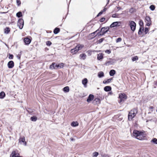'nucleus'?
I'll use <instances>...</instances> for the list:
<instances>
[{
    "label": "nucleus",
    "mask_w": 157,
    "mask_h": 157,
    "mask_svg": "<svg viewBox=\"0 0 157 157\" xmlns=\"http://www.w3.org/2000/svg\"><path fill=\"white\" fill-rule=\"evenodd\" d=\"M24 25L23 20L22 18H19L17 22V25L20 29L23 28Z\"/></svg>",
    "instance_id": "39448f33"
},
{
    "label": "nucleus",
    "mask_w": 157,
    "mask_h": 157,
    "mask_svg": "<svg viewBox=\"0 0 157 157\" xmlns=\"http://www.w3.org/2000/svg\"><path fill=\"white\" fill-rule=\"evenodd\" d=\"M102 11H100L97 15V17H98L102 14Z\"/></svg>",
    "instance_id": "5fc2aeb1"
},
{
    "label": "nucleus",
    "mask_w": 157,
    "mask_h": 157,
    "mask_svg": "<svg viewBox=\"0 0 157 157\" xmlns=\"http://www.w3.org/2000/svg\"><path fill=\"white\" fill-rule=\"evenodd\" d=\"M6 94L3 91H2L0 93V98L3 99L5 96Z\"/></svg>",
    "instance_id": "bb28decb"
},
{
    "label": "nucleus",
    "mask_w": 157,
    "mask_h": 157,
    "mask_svg": "<svg viewBox=\"0 0 157 157\" xmlns=\"http://www.w3.org/2000/svg\"><path fill=\"white\" fill-rule=\"evenodd\" d=\"M100 102V100L98 98H96L93 101V103L94 104H99Z\"/></svg>",
    "instance_id": "412c9836"
},
{
    "label": "nucleus",
    "mask_w": 157,
    "mask_h": 157,
    "mask_svg": "<svg viewBox=\"0 0 157 157\" xmlns=\"http://www.w3.org/2000/svg\"><path fill=\"white\" fill-rule=\"evenodd\" d=\"M109 27H103L101 28V31H98L97 34H98V36H102L104 35L109 30Z\"/></svg>",
    "instance_id": "7ed1b4c3"
},
{
    "label": "nucleus",
    "mask_w": 157,
    "mask_h": 157,
    "mask_svg": "<svg viewBox=\"0 0 157 157\" xmlns=\"http://www.w3.org/2000/svg\"><path fill=\"white\" fill-rule=\"evenodd\" d=\"M128 25L130 27L131 30L133 32L136 30V24L133 21H129Z\"/></svg>",
    "instance_id": "20e7f679"
},
{
    "label": "nucleus",
    "mask_w": 157,
    "mask_h": 157,
    "mask_svg": "<svg viewBox=\"0 0 157 157\" xmlns=\"http://www.w3.org/2000/svg\"><path fill=\"white\" fill-rule=\"evenodd\" d=\"M133 135L135 138L140 140H144L146 138V134L140 131L134 130Z\"/></svg>",
    "instance_id": "f257e3e1"
},
{
    "label": "nucleus",
    "mask_w": 157,
    "mask_h": 157,
    "mask_svg": "<svg viewBox=\"0 0 157 157\" xmlns=\"http://www.w3.org/2000/svg\"><path fill=\"white\" fill-rule=\"evenodd\" d=\"M52 44V43L50 41H47L46 42V44L48 46H50Z\"/></svg>",
    "instance_id": "37998d69"
},
{
    "label": "nucleus",
    "mask_w": 157,
    "mask_h": 157,
    "mask_svg": "<svg viewBox=\"0 0 157 157\" xmlns=\"http://www.w3.org/2000/svg\"><path fill=\"white\" fill-rule=\"evenodd\" d=\"M63 91L65 92H68L69 91V88L68 86H66L63 88Z\"/></svg>",
    "instance_id": "473e14b6"
},
{
    "label": "nucleus",
    "mask_w": 157,
    "mask_h": 157,
    "mask_svg": "<svg viewBox=\"0 0 157 157\" xmlns=\"http://www.w3.org/2000/svg\"><path fill=\"white\" fill-rule=\"evenodd\" d=\"M148 32V28L147 27L145 28L144 29V33L145 34H146Z\"/></svg>",
    "instance_id": "de8ad7c7"
},
{
    "label": "nucleus",
    "mask_w": 157,
    "mask_h": 157,
    "mask_svg": "<svg viewBox=\"0 0 157 157\" xmlns=\"http://www.w3.org/2000/svg\"><path fill=\"white\" fill-rule=\"evenodd\" d=\"M27 112L30 115H34L35 113H33L34 110L33 109H31L30 108H28L26 109Z\"/></svg>",
    "instance_id": "f3484780"
},
{
    "label": "nucleus",
    "mask_w": 157,
    "mask_h": 157,
    "mask_svg": "<svg viewBox=\"0 0 157 157\" xmlns=\"http://www.w3.org/2000/svg\"><path fill=\"white\" fill-rule=\"evenodd\" d=\"M16 2H17V5L18 6H20L21 4V2L20 1V0H17Z\"/></svg>",
    "instance_id": "a18cd8bd"
},
{
    "label": "nucleus",
    "mask_w": 157,
    "mask_h": 157,
    "mask_svg": "<svg viewBox=\"0 0 157 157\" xmlns=\"http://www.w3.org/2000/svg\"><path fill=\"white\" fill-rule=\"evenodd\" d=\"M99 153L98 152H94L93 153V157H97Z\"/></svg>",
    "instance_id": "79ce46f5"
},
{
    "label": "nucleus",
    "mask_w": 157,
    "mask_h": 157,
    "mask_svg": "<svg viewBox=\"0 0 157 157\" xmlns=\"http://www.w3.org/2000/svg\"><path fill=\"white\" fill-rule=\"evenodd\" d=\"M103 57V55L102 53H100L97 55V59L100 60L102 59Z\"/></svg>",
    "instance_id": "a211bd4d"
},
{
    "label": "nucleus",
    "mask_w": 157,
    "mask_h": 157,
    "mask_svg": "<svg viewBox=\"0 0 157 157\" xmlns=\"http://www.w3.org/2000/svg\"><path fill=\"white\" fill-rule=\"evenodd\" d=\"M16 16L18 18H20L22 16L21 12L19 11L16 13Z\"/></svg>",
    "instance_id": "f704fd0d"
},
{
    "label": "nucleus",
    "mask_w": 157,
    "mask_h": 157,
    "mask_svg": "<svg viewBox=\"0 0 157 157\" xmlns=\"http://www.w3.org/2000/svg\"><path fill=\"white\" fill-rule=\"evenodd\" d=\"M106 8H105L102 10L101 11H102V13H103L106 10Z\"/></svg>",
    "instance_id": "6e6d98bb"
},
{
    "label": "nucleus",
    "mask_w": 157,
    "mask_h": 157,
    "mask_svg": "<svg viewBox=\"0 0 157 157\" xmlns=\"http://www.w3.org/2000/svg\"><path fill=\"white\" fill-rule=\"evenodd\" d=\"M105 20V18L103 17H102L100 20V21L101 22H102L103 21H104Z\"/></svg>",
    "instance_id": "864d4df0"
},
{
    "label": "nucleus",
    "mask_w": 157,
    "mask_h": 157,
    "mask_svg": "<svg viewBox=\"0 0 157 157\" xmlns=\"http://www.w3.org/2000/svg\"><path fill=\"white\" fill-rule=\"evenodd\" d=\"M150 9L152 11H153L155 9V6L154 5H151L149 7Z\"/></svg>",
    "instance_id": "e433bc0d"
},
{
    "label": "nucleus",
    "mask_w": 157,
    "mask_h": 157,
    "mask_svg": "<svg viewBox=\"0 0 157 157\" xmlns=\"http://www.w3.org/2000/svg\"><path fill=\"white\" fill-rule=\"evenodd\" d=\"M122 40V39L121 37L117 38L116 40V43L120 42Z\"/></svg>",
    "instance_id": "c03bdc74"
},
{
    "label": "nucleus",
    "mask_w": 157,
    "mask_h": 157,
    "mask_svg": "<svg viewBox=\"0 0 157 157\" xmlns=\"http://www.w3.org/2000/svg\"><path fill=\"white\" fill-rule=\"evenodd\" d=\"M24 41L25 45H28L31 42V40L28 38H25L24 39Z\"/></svg>",
    "instance_id": "2eb2a0df"
},
{
    "label": "nucleus",
    "mask_w": 157,
    "mask_h": 157,
    "mask_svg": "<svg viewBox=\"0 0 157 157\" xmlns=\"http://www.w3.org/2000/svg\"><path fill=\"white\" fill-rule=\"evenodd\" d=\"M132 60L133 61H134L136 60H137L138 59V57L137 56H136L134 57H132Z\"/></svg>",
    "instance_id": "4c0bfd02"
},
{
    "label": "nucleus",
    "mask_w": 157,
    "mask_h": 157,
    "mask_svg": "<svg viewBox=\"0 0 157 157\" xmlns=\"http://www.w3.org/2000/svg\"><path fill=\"white\" fill-rule=\"evenodd\" d=\"M111 87L109 86H106L104 88V90L106 92L109 91L111 90Z\"/></svg>",
    "instance_id": "aec40b11"
},
{
    "label": "nucleus",
    "mask_w": 157,
    "mask_h": 157,
    "mask_svg": "<svg viewBox=\"0 0 157 157\" xmlns=\"http://www.w3.org/2000/svg\"><path fill=\"white\" fill-rule=\"evenodd\" d=\"M64 64L63 63H61L60 64H59V68H63L64 66Z\"/></svg>",
    "instance_id": "09e8293b"
},
{
    "label": "nucleus",
    "mask_w": 157,
    "mask_h": 157,
    "mask_svg": "<svg viewBox=\"0 0 157 157\" xmlns=\"http://www.w3.org/2000/svg\"><path fill=\"white\" fill-rule=\"evenodd\" d=\"M10 28L9 27H6L4 29V33L6 34H8L10 32Z\"/></svg>",
    "instance_id": "72a5a7b5"
},
{
    "label": "nucleus",
    "mask_w": 157,
    "mask_h": 157,
    "mask_svg": "<svg viewBox=\"0 0 157 157\" xmlns=\"http://www.w3.org/2000/svg\"><path fill=\"white\" fill-rule=\"evenodd\" d=\"M144 30V28L143 27H140L138 31V34H141L143 32Z\"/></svg>",
    "instance_id": "a878e982"
},
{
    "label": "nucleus",
    "mask_w": 157,
    "mask_h": 157,
    "mask_svg": "<svg viewBox=\"0 0 157 157\" xmlns=\"http://www.w3.org/2000/svg\"><path fill=\"white\" fill-rule=\"evenodd\" d=\"M151 142L155 144H157V139L155 138H154L151 140Z\"/></svg>",
    "instance_id": "58836bf2"
},
{
    "label": "nucleus",
    "mask_w": 157,
    "mask_h": 157,
    "mask_svg": "<svg viewBox=\"0 0 157 157\" xmlns=\"http://www.w3.org/2000/svg\"><path fill=\"white\" fill-rule=\"evenodd\" d=\"M104 156L105 157H109V156L107 155H104Z\"/></svg>",
    "instance_id": "4d7b16f0"
},
{
    "label": "nucleus",
    "mask_w": 157,
    "mask_h": 157,
    "mask_svg": "<svg viewBox=\"0 0 157 157\" xmlns=\"http://www.w3.org/2000/svg\"><path fill=\"white\" fill-rule=\"evenodd\" d=\"M137 113V108H135L131 110L129 112L128 119L129 121H131L135 117Z\"/></svg>",
    "instance_id": "f03ea898"
},
{
    "label": "nucleus",
    "mask_w": 157,
    "mask_h": 157,
    "mask_svg": "<svg viewBox=\"0 0 157 157\" xmlns=\"http://www.w3.org/2000/svg\"><path fill=\"white\" fill-rule=\"evenodd\" d=\"M120 14L118 13H115L112 15V17L114 18H118L120 17Z\"/></svg>",
    "instance_id": "c9c22d12"
},
{
    "label": "nucleus",
    "mask_w": 157,
    "mask_h": 157,
    "mask_svg": "<svg viewBox=\"0 0 157 157\" xmlns=\"http://www.w3.org/2000/svg\"><path fill=\"white\" fill-rule=\"evenodd\" d=\"M60 31V29L58 28H56L53 31L54 33L55 34H57Z\"/></svg>",
    "instance_id": "5701e85b"
},
{
    "label": "nucleus",
    "mask_w": 157,
    "mask_h": 157,
    "mask_svg": "<svg viewBox=\"0 0 157 157\" xmlns=\"http://www.w3.org/2000/svg\"><path fill=\"white\" fill-rule=\"evenodd\" d=\"M13 56L12 54H10L9 58L10 59H13Z\"/></svg>",
    "instance_id": "603ef678"
},
{
    "label": "nucleus",
    "mask_w": 157,
    "mask_h": 157,
    "mask_svg": "<svg viewBox=\"0 0 157 157\" xmlns=\"http://www.w3.org/2000/svg\"><path fill=\"white\" fill-rule=\"evenodd\" d=\"M146 22V26H150L151 24V19L150 17L149 16H146L145 17Z\"/></svg>",
    "instance_id": "0eeeda50"
},
{
    "label": "nucleus",
    "mask_w": 157,
    "mask_h": 157,
    "mask_svg": "<svg viewBox=\"0 0 157 157\" xmlns=\"http://www.w3.org/2000/svg\"><path fill=\"white\" fill-rule=\"evenodd\" d=\"M84 46L82 44H78L75 47L77 49V51H78L79 50H81L83 48Z\"/></svg>",
    "instance_id": "6ab92c4d"
},
{
    "label": "nucleus",
    "mask_w": 157,
    "mask_h": 157,
    "mask_svg": "<svg viewBox=\"0 0 157 157\" xmlns=\"http://www.w3.org/2000/svg\"><path fill=\"white\" fill-rule=\"evenodd\" d=\"M59 65L56 64L54 63H53L50 66V68L51 69H56L58 68H59Z\"/></svg>",
    "instance_id": "6e6552de"
},
{
    "label": "nucleus",
    "mask_w": 157,
    "mask_h": 157,
    "mask_svg": "<svg viewBox=\"0 0 157 157\" xmlns=\"http://www.w3.org/2000/svg\"><path fill=\"white\" fill-rule=\"evenodd\" d=\"M119 23H121L120 21H116L113 22L110 26V27L111 28L114 27L119 26L118 25Z\"/></svg>",
    "instance_id": "9d476101"
},
{
    "label": "nucleus",
    "mask_w": 157,
    "mask_h": 157,
    "mask_svg": "<svg viewBox=\"0 0 157 157\" xmlns=\"http://www.w3.org/2000/svg\"><path fill=\"white\" fill-rule=\"evenodd\" d=\"M86 54H82L80 55V59H82L83 60H84L86 57Z\"/></svg>",
    "instance_id": "c85d7f7f"
},
{
    "label": "nucleus",
    "mask_w": 157,
    "mask_h": 157,
    "mask_svg": "<svg viewBox=\"0 0 157 157\" xmlns=\"http://www.w3.org/2000/svg\"><path fill=\"white\" fill-rule=\"evenodd\" d=\"M94 95L92 94H90L88 98L87 99V101L88 102H90V101H92L94 99Z\"/></svg>",
    "instance_id": "4468645a"
},
{
    "label": "nucleus",
    "mask_w": 157,
    "mask_h": 157,
    "mask_svg": "<svg viewBox=\"0 0 157 157\" xmlns=\"http://www.w3.org/2000/svg\"><path fill=\"white\" fill-rule=\"evenodd\" d=\"M104 38H102L100 39L98 41V43H100L102 42V41H103V40H104Z\"/></svg>",
    "instance_id": "8fccbe9b"
},
{
    "label": "nucleus",
    "mask_w": 157,
    "mask_h": 157,
    "mask_svg": "<svg viewBox=\"0 0 157 157\" xmlns=\"http://www.w3.org/2000/svg\"><path fill=\"white\" fill-rule=\"evenodd\" d=\"M87 82L88 80L86 78H85L82 80V83L84 87L86 88L87 87Z\"/></svg>",
    "instance_id": "dca6fc26"
},
{
    "label": "nucleus",
    "mask_w": 157,
    "mask_h": 157,
    "mask_svg": "<svg viewBox=\"0 0 157 157\" xmlns=\"http://www.w3.org/2000/svg\"><path fill=\"white\" fill-rule=\"evenodd\" d=\"M71 125L73 127H76L78 125V123L77 122L73 121L71 123Z\"/></svg>",
    "instance_id": "393cba45"
},
{
    "label": "nucleus",
    "mask_w": 157,
    "mask_h": 157,
    "mask_svg": "<svg viewBox=\"0 0 157 157\" xmlns=\"http://www.w3.org/2000/svg\"><path fill=\"white\" fill-rule=\"evenodd\" d=\"M21 52H20V54H18L17 56V59H20V58H21Z\"/></svg>",
    "instance_id": "49530a36"
},
{
    "label": "nucleus",
    "mask_w": 157,
    "mask_h": 157,
    "mask_svg": "<svg viewBox=\"0 0 157 157\" xmlns=\"http://www.w3.org/2000/svg\"><path fill=\"white\" fill-rule=\"evenodd\" d=\"M117 8L119 9V10H120L121 9V8L120 7H117Z\"/></svg>",
    "instance_id": "13d9d810"
},
{
    "label": "nucleus",
    "mask_w": 157,
    "mask_h": 157,
    "mask_svg": "<svg viewBox=\"0 0 157 157\" xmlns=\"http://www.w3.org/2000/svg\"><path fill=\"white\" fill-rule=\"evenodd\" d=\"M116 62L115 59H109V61H106L105 63L106 66L113 65Z\"/></svg>",
    "instance_id": "423d86ee"
},
{
    "label": "nucleus",
    "mask_w": 157,
    "mask_h": 157,
    "mask_svg": "<svg viewBox=\"0 0 157 157\" xmlns=\"http://www.w3.org/2000/svg\"><path fill=\"white\" fill-rule=\"evenodd\" d=\"M112 79H113V78H110L107 79V80H104L103 81V83L104 84H106V83H109L111 82V80Z\"/></svg>",
    "instance_id": "7c9ffc66"
},
{
    "label": "nucleus",
    "mask_w": 157,
    "mask_h": 157,
    "mask_svg": "<svg viewBox=\"0 0 157 157\" xmlns=\"http://www.w3.org/2000/svg\"><path fill=\"white\" fill-rule=\"evenodd\" d=\"M19 154L16 152L15 151H13L12 152L10 155V157H18Z\"/></svg>",
    "instance_id": "ddd939ff"
},
{
    "label": "nucleus",
    "mask_w": 157,
    "mask_h": 157,
    "mask_svg": "<svg viewBox=\"0 0 157 157\" xmlns=\"http://www.w3.org/2000/svg\"><path fill=\"white\" fill-rule=\"evenodd\" d=\"M71 139V140H73V138Z\"/></svg>",
    "instance_id": "052dcab7"
},
{
    "label": "nucleus",
    "mask_w": 157,
    "mask_h": 157,
    "mask_svg": "<svg viewBox=\"0 0 157 157\" xmlns=\"http://www.w3.org/2000/svg\"><path fill=\"white\" fill-rule=\"evenodd\" d=\"M78 51H77V49L75 47V48L71 49V52L73 54H75Z\"/></svg>",
    "instance_id": "c756f323"
},
{
    "label": "nucleus",
    "mask_w": 157,
    "mask_h": 157,
    "mask_svg": "<svg viewBox=\"0 0 157 157\" xmlns=\"http://www.w3.org/2000/svg\"><path fill=\"white\" fill-rule=\"evenodd\" d=\"M19 143L21 144H22L25 145H26V143L25 141V138L24 137L20 138L19 139Z\"/></svg>",
    "instance_id": "1a4fd4ad"
},
{
    "label": "nucleus",
    "mask_w": 157,
    "mask_h": 157,
    "mask_svg": "<svg viewBox=\"0 0 157 157\" xmlns=\"http://www.w3.org/2000/svg\"><path fill=\"white\" fill-rule=\"evenodd\" d=\"M98 31H99V30L98 29L96 31L90 33L89 35V36L91 37V38H93L96 35H95V34L96 32H98Z\"/></svg>",
    "instance_id": "4be33fe9"
},
{
    "label": "nucleus",
    "mask_w": 157,
    "mask_h": 157,
    "mask_svg": "<svg viewBox=\"0 0 157 157\" xmlns=\"http://www.w3.org/2000/svg\"><path fill=\"white\" fill-rule=\"evenodd\" d=\"M139 24L140 27L143 26V24H144V23H143V22L142 20H140L139 21Z\"/></svg>",
    "instance_id": "a19ab883"
},
{
    "label": "nucleus",
    "mask_w": 157,
    "mask_h": 157,
    "mask_svg": "<svg viewBox=\"0 0 157 157\" xmlns=\"http://www.w3.org/2000/svg\"><path fill=\"white\" fill-rule=\"evenodd\" d=\"M30 120L33 121H36L37 120V117L35 116H33L30 118Z\"/></svg>",
    "instance_id": "2f4dec72"
},
{
    "label": "nucleus",
    "mask_w": 157,
    "mask_h": 157,
    "mask_svg": "<svg viewBox=\"0 0 157 157\" xmlns=\"http://www.w3.org/2000/svg\"><path fill=\"white\" fill-rule=\"evenodd\" d=\"M115 73L116 71L114 70H111L109 72V75L110 76H113Z\"/></svg>",
    "instance_id": "b1692460"
},
{
    "label": "nucleus",
    "mask_w": 157,
    "mask_h": 157,
    "mask_svg": "<svg viewBox=\"0 0 157 157\" xmlns=\"http://www.w3.org/2000/svg\"><path fill=\"white\" fill-rule=\"evenodd\" d=\"M119 98L120 99V101L119 102L122 101V100L123 99H126V95L124 94H119Z\"/></svg>",
    "instance_id": "9b49d317"
},
{
    "label": "nucleus",
    "mask_w": 157,
    "mask_h": 157,
    "mask_svg": "<svg viewBox=\"0 0 157 157\" xmlns=\"http://www.w3.org/2000/svg\"><path fill=\"white\" fill-rule=\"evenodd\" d=\"M8 67L9 68H12L14 66V63L13 61H10L7 64Z\"/></svg>",
    "instance_id": "f8f14e48"
},
{
    "label": "nucleus",
    "mask_w": 157,
    "mask_h": 157,
    "mask_svg": "<svg viewBox=\"0 0 157 157\" xmlns=\"http://www.w3.org/2000/svg\"><path fill=\"white\" fill-rule=\"evenodd\" d=\"M105 52L106 53H107L109 54H110L111 52V50L109 49L105 51Z\"/></svg>",
    "instance_id": "3c124183"
},
{
    "label": "nucleus",
    "mask_w": 157,
    "mask_h": 157,
    "mask_svg": "<svg viewBox=\"0 0 157 157\" xmlns=\"http://www.w3.org/2000/svg\"><path fill=\"white\" fill-rule=\"evenodd\" d=\"M135 9L133 8H131L129 10V12L132 13H133V12L135 11Z\"/></svg>",
    "instance_id": "ea45409f"
},
{
    "label": "nucleus",
    "mask_w": 157,
    "mask_h": 157,
    "mask_svg": "<svg viewBox=\"0 0 157 157\" xmlns=\"http://www.w3.org/2000/svg\"><path fill=\"white\" fill-rule=\"evenodd\" d=\"M104 76V73L102 71H100L98 73V76L99 78H102Z\"/></svg>",
    "instance_id": "cd10ccee"
},
{
    "label": "nucleus",
    "mask_w": 157,
    "mask_h": 157,
    "mask_svg": "<svg viewBox=\"0 0 157 157\" xmlns=\"http://www.w3.org/2000/svg\"><path fill=\"white\" fill-rule=\"evenodd\" d=\"M155 84H156V85H157V81H156V82H155Z\"/></svg>",
    "instance_id": "bf43d9fd"
}]
</instances>
